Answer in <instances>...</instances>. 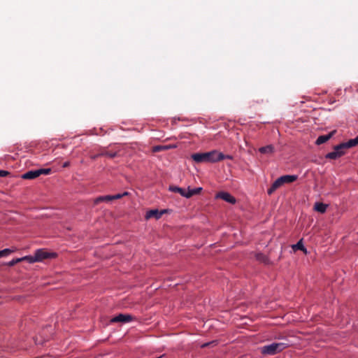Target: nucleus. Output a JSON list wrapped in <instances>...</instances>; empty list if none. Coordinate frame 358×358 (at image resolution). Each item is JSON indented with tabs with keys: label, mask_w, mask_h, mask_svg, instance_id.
I'll list each match as a JSON object with an SVG mask.
<instances>
[{
	"label": "nucleus",
	"mask_w": 358,
	"mask_h": 358,
	"mask_svg": "<svg viewBox=\"0 0 358 358\" xmlns=\"http://www.w3.org/2000/svg\"><path fill=\"white\" fill-rule=\"evenodd\" d=\"M217 150H212L207 152H196L191 155V158L197 164L201 163H215L217 159Z\"/></svg>",
	"instance_id": "nucleus-1"
},
{
	"label": "nucleus",
	"mask_w": 358,
	"mask_h": 358,
	"mask_svg": "<svg viewBox=\"0 0 358 358\" xmlns=\"http://www.w3.org/2000/svg\"><path fill=\"white\" fill-rule=\"evenodd\" d=\"M287 347L285 343H273L271 344L264 345L262 348V353L268 355H274L282 352Z\"/></svg>",
	"instance_id": "nucleus-2"
},
{
	"label": "nucleus",
	"mask_w": 358,
	"mask_h": 358,
	"mask_svg": "<svg viewBox=\"0 0 358 358\" xmlns=\"http://www.w3.org/2000/svg\"><path fill=\"white\" fill-rule=\"evenodd\" d=\"M134 320V317L129 314H119L110 320L111 323H127Z\"/></svg>",
	"instance_id": "nucleus-3"
},
{
	"label": "nucleus",
	"mask_w": 358,
	"mask_h": 358,
	"mask_svg": "<svg viewBox=\"0 0 358 358\" xmlns=\"http://www.w3.org/2000/svg\"><path fill=\"white\" fill-rule=\"evenodd\" d=\"M35 255L37 258V262H41L44 259L52 258L55 256L54 253H50L43 249L37 250Z\"/></svg>",
	"instance_id": "nucleus-4"
},
{
	"label": "nucleus",
	"mask_w": 358,
	"mask_h": 358,
	"mask_svg": "<svg viewBox=\"0 0 358 358\" xmlns=\"http://www.w3.org/2000/svg\"><path fill=\"white\" fill-rule=\"evenodd\" d=\"M217 199H221L229 203L234 204L236 203V199L231 196L229 193L226 192H220L216 194Z\"/></svg>",
	"instance_id": "nucleus-5"
},
{
	"label": "nucleus",
	"mask_w": 358,
	"mask_h": 358,
	"mask_svg": "<svg viewBox=\"0 0 358 358\" xmlns=\"http://www.w3.org/2000/svg\"><path fill=\"white\" fill-rule=\"evenodd\" d=\"M165 210L159 211L157 209L150 210L146 213L145 218L147 220L155 217L156 219H159L162 215L164 213Z\"/></svg>",
	"instance_id": "nucleus-6"
},
{
	"label": "nucleus",
	"mask_w": 358,
	"mask_h": 358,
	"mask_svg": "<svg viewBox=\"0 0 358 358\" xmlns=\"http://www.w3.org/2000/svg\"><path fill=\"white\" fill-rule=\"evenodd\" d=\"M38 176H40V172H38V169H37V170H32V171L26 172L25 173H24L22 175V178L23 179L31 180V179L36 178Z\"/></svg>",
	"instance_id": "nucleus-7"
},
{
	"label": "nucleus",
	"mask_w": 358,
	"mask_h": 358,
	"mask_svg": "<svg viewBox=\"0 0 358 358\" xmlns=\"http://www.w3.org/2000/svg\"><path fill=\"white\" fill-rule=\"evenodd\" d=\"M335 132L336 131H334L327 135L320 136L317 138V139L316 140V144L321 145V144L326 143L328 140H329L332 137V136L334 134Z\"/></svg>",
	"instance_id": "nucleus-8"
},
{
	"label": "nucleus",
	"mask_w": 358,
	"mask_h": 358,
	"mask_svg": "<svg viewBox=\"0 0 358 358\" xmlns=\"http://www.w3.org/2000/svg\"><path fill=\"white\" fill-rule=\"evenodd\" d=\"M169 189L171 192L178 193L181 196L187 198V189H183V188H181L179 187L173 186V185H171L169 187Z\"/></svg>",
	"instance_id": "nucleus-9"
},
{
	"label": "nucleus",
	"mask_w": 358,
	"mask_h": 358,
	"mask_svg": "<svg viewBox=\"0 0 358 358\" xmlns=\"http://www.w3.org/2000/svg\"><path fill=\"white\" fill-rule=\"evenodd\" d=\"M297 176L295 175H285L280 177V180L285 183H291L296 180Z\"/></svg>",
	"instance_id": "nucleus-10"
},
{
	"label": "nucleus",
	"mask_w": 358,
	"mask_h": 358,
	"mask_svg": "<svg viewBox=\"0 0 358 358\" xmlns=\"http://www.w3.org/2000/svg\"><path fill=\"white\" fill-rule=\"evenodd\" d=\"M358 145L357 136L353 139H350L348 142L342 143L341 147H345L347 149L356 146Z\"/></svg>",
	"instance_id": "nucleus-11"
},
{
	"label": "nucleus",
	"mask_w": 358,
	"mask_h": 358,
	"mask_svg": "<svg viewBox=\"0 0 358 358\" xmlns=\"http://www.w3.org/2000/svg\"><path fill=\"white\" fill-rule=\"evenodd\" d=\"M327 208V205H326L323 203L317 202L315 203V206H314V209L316 211L321 213H325Z\"/></svg>",
	"instance_id": "nucleus-12"
},
{
	"label": "nucleus",
	"mask_w": 358,
	"mask_h": 358,
	"mask_svg": "<svg viewBox=\"0 0 358 358\" xmlns=\"http://www.w3.org/2000/svg\"><path fill=\"white\" fill-rule=\"evenodd\" d=\"M255 258L257 261L262 262L265 264H269V259L266 255L263 253L259 252L255 255Z\"/></svg>",
	"instance_id": "nucleus-13"
},
{
	"label": "nucleus",
	"mask_w": 358,
	"mask_h": 358,
	"mask_svg": "<svg viewBox=\"0 0 358 358\" xmlns=\"http://www.w3.org/2000/svg\"><path fill=\"white\" fill-rule=\"evenodd\" d=\"M262 154H271L274 152V147L272 145L262 147L259 149Z\"/></svg>",
	"instance_id": "nucleus-14"
},
{
	"label": "nucleus",
	"mask_w": 358,
	"mask_h": 358,
	"mask_svg": "<svg viewBox=\"0 0 358 358\" xmlns=\"http://www.w3.org/2000/svg\"><path fill=\"white\" fill-rule=\"evenodd\" d=\"M201 187H197L194 189H190L189 187H188L187 198H190L194 195L199 194L201 192Z\"/></svg>",
	"instance_id": "nucleus-15"
},
{
	"label": "nucleus",
	"mask_w": 358,
	"mask_h": 358,
	"mask_svg": "<svg viewBox=\"0 0 358 358\" xmlns=\"http://www.w3.org/2000/svg\"><path fill=\"white\" fill-rule=\"evenodd\" d=\"M341 156H342V153H341L338 151H336V150H334L333 152H329L326 155V158L331 159H336Z\"/></svg>",
	"instance_id": "nucleus-16"
},
{
	"label": "nucleus",
	"mask_w": 358,
	"mask_h": 358,
	"mask_svg": "<svg viewBox=\"0 0 358 358\" xmlns=\"http://www.w3.org/2000/svg\"><path fill=\"white\" fill-rule=\"evenodd\" d=\"M112 201L111 195L101 196L97 197L94 200V204H98L102 201Z\"/></svg>",
	"instance_id": "nucleus-17"
},
{
	"label": "nucleus",
	"mask_w": 358,
	"mask_h": 358,
	"mask_svg": "<svg viewBox=\"0 0 358 358\" xmlns=\"http://www.w3.org/2000/svg\"><path fill=\"white\" fill-rule=\"evenodd\" d=\"M171 148H172V146H170V145H156L152 148V152H158L169 150Z\"/></svg>",
	"instance_id": "nucleus-18"
},
{
	"label": "nucleus",
	"mask_w": 358,
	"mask_h": 358,
	"mask_svg": "<svg viewBox=\"0 0 358 358\" xmlns=\"http://www.w3.org/2000/svg\"><path fill=\"white\" fill-rule=\"evenodd\" d=\"M292 248L294 250H300L303 251L305 253L307 252L306 249L305 248V247L302 243V240H300L296 244L292 246Z\"/></svg>",
	"instance_id": "nucleus-19"
},
{
	"label": "nucleus",
	"mask_w": 358,
	"mask_h": 358,
	"mask_svg": "<svg viewBox=\"0 0 358 358\" xmlns=\"http://www.w3.org/2000/svg\"><path fill=\"white\" fill-rule=\"evenodd\" d=\"M117 153L116 152H111V151H103L101 152L99 156H106L109 158H114L116 157Z\"/></svg>",
	"instance_id": "nucleus-20"
},
{
	"label": "nucleus",
	"mask_w": 358,
	"mask_h": 358,
	"mask_svg": "<svg viewBox=\"0 0 358 358\" xmlns=\"http://www.w3.org/2000/svg\"><path fill=\"white\" fill-rule=\"evenodd\" d=\"M217 162L222 161L223 159H232L233 157L231 155H224L222 152H220L217 151Z\"/></svg>",
	"instance_id": "nucleus-21"
},
{
	"label": "nucleus",
	"mask_w": 358,
	"mask_h": 358,
	"mask_svg": "<svg viewBox=\"0 0 358 358\" xmlns=\"http://www.w3.org/2000/svg\"><path fill=\"white\" fill-rule=\"evenodd\" d=\"M21 259H23V261H27L29 263L37 262V258L36 257V255H34V256H25L24 257H22Z\"/></svg>",
	"instance_id": "nucleus-22"
},
{
	"label": "nucleus",
	"mask_w": 358,
	"mask_h": 358,
	"mask_svg": "<svg viewBox=\"0 0 358 358\" xmlns=\"http://www.w3.org/2000/svg\"><path fill=\"white\" fill-rule=\"evenodd\" d=\"M13 251H14L13 250H11L9 248H6L3 250H1L0 251V257H6V256L9 255L10 254H11Z\"/></svg>",
	"instance_id": "nucleus-23"
},
{
	"label": "nucleus",
	"mask_w": 358,
	"mask_h": 358,
	"mask_svg": "<svg viewBox=\"0 0 358 358\" xmlns=\"http://www.w3.org/2000/svg\"><path fill=\"white\" fill-rule=\"evenodd\" d=\"M283 185V182L280 180V177L278 178L276 180L274 181V182L272 184L273 186V188H275L276 189L279 188L280 186Z\"/></svg>",
	"instance_id": "nucleus-24"
},
{
	"label": "nucleus",
	"mask_w": 358,
	"mask_h": 358,
	"mask_svg": "<svg viewBox=\"0 0 358 358\" xmlns=\"http://www.w3.org/2000/svg\"><path fill=\"white\" fill-rule=\"evenodd\" d=\"M341 145L342 143L336 145L334 147V150H336V151L340 152L341 153H342V155H343L345 154V150H346L347 148L345 147H341Z\"/></svg>",
	"instance_id": "nucleus-25"
},
{
	"label": "nucleus",
	"mask_w": 358,
	"mask_h": 358,
	"mask_svg": "<svg viewBox=\"0 0 358 358\" xmlns=\"http://www.w3.org/2000/svg\"><path fill=\"white\" fill-rule=\"evenodd\" d=\"M22 261H23V259H21V258L14 259L10 261L9 262H8L7 265L9 266H13L17 263H19V262H20Z\"/></svg>",
	"instance_id": "nucleus-26"
},
{
	"label": "nucleus",
	"mask_w": 358,
	"mask_h": 358,
	"mask_svg": "<svg viewBox=\"0 0 358 358\" xmlns=\"http://www.w3.org/2000/svg\"><path fill=\"white\" fill-rule=\"evenodd\" d=\"M126 195H128V192H124L122 194H115V195H111L112 201L113 200H115V199H121L122 197H123L124 196H126Z\"/></svg>",
	"instance_id": "nucleus-27"
},
{
	"label": "nucleus",
	"mask_w": 358,
	"mask_h": 358,
	"mask_svg": "<svg viewBox=\"0 0 358 358\" xmlns=\"http://www.w3.org/2000/svg\"><path fill=\"white\" fill-rule=\"evenodd\" d=\"M38 172H40V176L42 174L48 175L52 172V170L51 169H40Z\"/></svg>",
	"instance_id": "nucleus-28"
},
{
	"label": "nucleus",
	"mask_w": 358,
	"mask_h": 358,
	"mask_svg": "<svg viewBox=\"0 0 358 358\" xmlns=\"http://www.w3.org/2000/svg\"><path fill=\"white\" fill-rule=\"evenodd\" d=\"M276 190L275 188H273V186L271 185V187L267 190L268 194H272Z\"/></svg>",
	"instance_id": "nucleus-29"
},
{
	"label": "nucleus",
	"mask_w": 358,
	"mask_h": 358,
	"mask_svg": "<svg viewBox=\"0 0 358 358\" xmlns=\"http://www.w3.org/2000/svg\"><path fill=\"white\" fill-rule=\"evenodd\" d=\"M9 174V173L6 171H0V177H5L6 176H8Z\"/></svg>",
	"instance_id": "nucleus-30"
},
{
	"label": "nucleus",
	"mask_w": 358,
	"mask_h": 358,
	"mask_svg": "<svg viewBox=\"0 0 358 358\" xmlns=\"http://www.w3.org/2000/svg\"><path fill=\"white\" fill-rule=\"evenodd\" d=\"M70 164V162H66L64 163L63 164V167L66 168V167H68Z\"/></svg>",
	"instance_id": "nucleus-31"
},
{
	"label": "nucleus",
	"mask_w": 358,
	"mask_h": 358,
	"mask_svg": "<svg viewBox=\"0 0 358 358\" xmlns=\"http://www.w3.org/2000/svg\"><path fill=\"white\" fill-rule=\"evenodd\" d=\"M357 138H358V135H357Z\"/></svg>",
	"instance_id": "nucleus-32"
}]
</instances>
